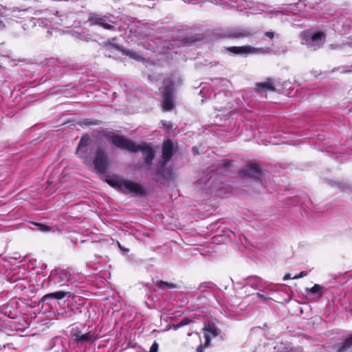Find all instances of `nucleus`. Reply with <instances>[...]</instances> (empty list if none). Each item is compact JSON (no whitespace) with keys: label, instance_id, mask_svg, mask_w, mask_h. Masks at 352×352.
Here are the masks:
<instances>
[{"label":"nucleus","instance_id":"f257e3e1","mask_svg":"<svg viewBox=\"0 0 352 352\" xmlns=\"http://www.w3.org/2000/svg\"><path fill=\"white\" fill-rule=\"evenodd\" d=\"M110 142L116 146L130 152L137 153L141 151L144 157L145 162L148 165H151L154 158L153 150L146 144L142 143L136 144L131 140L118 135H113L109 137Z\"/></svg>","mask_w":352,"mask_h":352},{"label":"nucleus","instance_id":"f03ea898","mask_svg":"<svg viewBox=\"0 0 352 352\" xmlns=\"http://www.w3.org/2000/svg\"><path fill=\"white\" fill-rule=\"evenodd\" d=\"M107 183L124 193L135 195H143L145 193L144 187L139 183L127 179H108Z\"/></svg>","mask_w":352,"mask_h":352},{"label":"nucleus","instance_id":"7ed1b4c3","mask_svg":"<svg viewBox=\"0 0 352 352\" xmlns=\"http://www.w3.org/2000/svg\"><path fill=\"white\" fill-rule=\"evenodd\" d=\"M301 43L313 50L320 48L324 43L325 35L321 32L306 30L300 35Z\"/></svg>","mask_w":352,"mask_h":352},{"label":"nucleus","instance_id":"20e7f679","mask_svg":"<svg viewBox=\"0 0 352 352\" xmlns=\"http://www.w3.org/2000/svg\"><path fill=\"white\" fill-rule=\"evenodd\" d=\"M228 52H230L236 55L247 56L248 54H266L268 52L267 48H257L250 45L244 46H233L228 47L226 48Z\"/></svg>","mask_w":352,"mask_h":352},{"label":"nucleus","instance_id":"39448f33","mask_svg":"<svg viewBox=\"0 0 352 352\" xmlns=\"http://www.w3.org/2000/svg\"><path fill=\"white\" fill-rule=\"evenodd\" d=\"M72 339L78 344L94 342L97 336L91 331L82 333L78 328H73L71 331Z\"/></svg>","mask_w":352,"mask_h":352},{"label":"nucleus","instance_id":"423d86ee","mask_svg":"<svg viewBox=\"0 0 352 352\" xmlns=\"http://www.w3.org/2000/svg\"><path fill=\"white\" fill-rule=\"evenodd\" d=\"M109 164L108 157L104 150L98 148L96 157L94 160V165L96 171L99 173H104Z\"/></svg>","mask_w":352,"mask_h":352},{"label":"nucleus","instance_id":"0eeeda50","mask_svg":"<svg viewBox=\"0 0 352 352\" xmlns=\"http://www.w3.org/2000/svg\"><path fill=\"white\" fill-rule=\"evenodd\" d=\"M69 274L65 270H54L51 272L50 280L54 285H65L69 279Z\"/></svg>","mask_w":352,"mask_h":352},{"label":"nucleus","instance_id":"6e6552de","mask_svg":"<svg viewBox=\"0 0 352 352\" xmlns=\"http://www.w3.org/2000/svg\"><path fill=\"white\" fill-rule=\"evenodd\" d=\"M89 22L91 25H99L107 30H111L113 28V21L107 16L94 14L89 18Z\"/></svg>","mask_w":352,"mask_h":352},{"label":"nucleus","instance_id":"1a4fd4ad","mask_svg":"<svg viewBox=\"0 0 352 352\" xmlns=\"http://www.w3.org/2000/svg\"><path fill=\"white\" fill-rule=\"evenodd\" d=\"M163 104L162 107L164 111H170L175 106L174 96L172 87L167 86L164 88L163 92Z\"/></svg>","mask_w":352,"mask_h":352},{"label":"nucleus","instance_id":"9d476101","mask_svg":"<svg viewBox=\"0 0 352 352\" xmlns=\"http://www.w3.org/2000/svg\"><path fill=\"white\" fill-rule=\"evenodd\" d=\"M241 173L244 176L258 179L261 175V170L257 164H250L241 171Z\"/></svg>","mask_w":352,"mask_h":352},{"label":"nucleus","instance_id":"9b49d317","mask_svg":"<svg viewBox=\"0 0 352 352\" xmlns=\"http://www.w3.org/2000/svg\"><path fill=\"white\" fill-rule=\"evenodd\" d=\"M276 84L274 79L268 78L265 82L256 84V91L258 92L274 91L276 89Z\"/></svg>","mask_w":352,"mask_h":352},{"label":"nucleus","instance_id":"f8f14e48","mask_svg":"<svg viewBox=\"0 0 352 352\" xmlns=\"http://www.w3.org/2000/svg\"><path fill=\"white\" fill-rule=\"evenodd\" d=\"M74 294L70 292L58 291L52 293L47 294L42 298L43 301H45L49 298H55L60 300L64 298H73Z\"/></svg>","mask_w":352,"mask_h":352},{"label":"nucleus","instance_id":"ddd939ff","mask_svg":"<svg viewBox=\"0 0 352 352\" xmlns=\"http://www.w3.org/2000/svg\"><path fill=\"white\" fill-rule=\"evenodd\" d=\"M173 155V143L170 140L164 141L162 147V159L164 164H165L172 157Z\"/></svg>","mask_w":352,"mask_h":352},{"label":"nucleus","instance_id":"4468645a","mask_svg":"<svg viewBox=\"0 0 352 352\" xmlns=\"http://www.w3.org/2000/svg\"><path fill=\"white\" fill-rule=\"evenodd\" d=\"M204 331L206 345L209 344L210 340L212 338H215L218 335V331L216 328L210 324L206 325L204 328Z\"/></svg>","mask_w":352,"mask_h":352},{"label":"nucleus","instance_id":"2eb2a0df","mask_svg":"<svg viewBox=\"0 0 352 352\" xmlns=\"http://www.w3.org/2000/svg\"><path fill=\"white\" fill-rule=\"evenodd\" d=\"M113 46L118 50L121 51L122 52V54L126 55L132 59H134L137 61H140L143 59L142 57L139 54L136 53L134 51L128 49L121 48L116 45Z\"/></svg>","mask_w":352,"mask_h":352},{"label":"nucleus","instance_id":"dca6fc26","mask_svg":"<svg viewBox=\"0 0 352 352\" xmlns=\"http://www.w3.org/2000/svg\"><path fill=\"white\" fill-rule=\"evenodd\" d=\"M307 293L313 294L314 296L320 298L325 292V289L323 286L318 284H315L311 288L306 289Z\"/></svg>","mask_w":352,"mask_h":352},{"label":"nucleus","instance_id":"f3484780","mask_svg":"<svg viewBox=\"0 0 352 352\" xmlns=\"http://www.w3.org/2000/svg\"><path fill=\"white\" fill-rule=\"evenodd\" d=\"M250 287L254 289H261L263 287V282L261 278L258 277H254L248 280V283Z\"/></svg>","mask_w":352,"mask_h":352},{"label":"nucleus","instance_id":"a211bd4d","mask_svg":"<svg viewBox=\"0 0 352 352\" xmlns=\"http://www.w3.org/2000/svg\"><path fill=\"white\" fill-rule=\"evenodd\" d=\"M90 142V138L88 135H84L81 138L80 141L79 142L77 152L78 153H85V148L87 146Z\"/></svg>","mask_w":352,"mask_h":352},{"label":"nucleus","instance_id":"6ab92c4d","mask_svg":"<svg viewBox=\"0 0 352 352\" xmlns=\"http://www.w3.org/2000/svg\"><path fill=\"white\" fill-rule=\"evenodd\" d=\"M352 346V335L345 340L342 345L338 349V352H344Z\"/></svg>","mask_w":352,"mask_h":352},{"label":"nucleus","instance_id":"aec40b11","mask_svg":"<svg viewBox=\"0 0 352 352\" xmlns=\"http://www.w3.org/2000/svg\"><path fill=\"white\" fill-rule=\"evenodd\" d=\"M155 285L161 289H164L165 288H175L176 285L173 283H169L168 282H164L162 280H157L155 283Z\"/></svg>","mask_w":352,"mask_h":352},{"label":"nucleus","instance_id":"412c9836","mask_svg":"<svg viewBox=\"0 0 352 352\" xmlns=\"http://www.w3.org/2000/svg\"><path fill=\"white\" fill-rule=\"evenodd\" d=\"M37 228L38 230L43 232H47L50 231V227L43 225L38 223H33Z\"/></svg>","mask_w":352,"mask_h":352},{"label":"nucleus","instance_id":"4be33fe9","mask_svg":"<svg viewBox=\"0 0 352 352\" xmlns=\"http://www.w3.org/2000/svg\"><path fill=\"white\" fill-rule=\"evenodd\" d=\"M248 35L249 34L244 30L236 32L233 34V36L236 38L245 37Z\"/></svg>","mask_w":352,"mask_h":352},{"label":"nucleus","instance_id":"5701e85b","mask_svg":"<svg viewBox=\"0 0 352 352\" xmlns=\"http://www.w3.org/2000/svg\"><path fill=\"white\" fill-rule=\"evenodd\" d=\"M162 127L166 129L168 132H170V129L173 128V124L170 122L162 121Z\"/></svg>","mask_w":352,"mask_h":352},{"label":"nucleus","instance_id":"b1692460","mask_svg":"<svg viewBox=\"0 0 352 352\" xmlns=\"http://www.w3.org/2000/svg\"><path fill=\"white\" fill-rule=\"evenodd\" d=\"M190 322V320L187 318L182 319L179 323H177L175 326L176 329H178L182 326L186 325Z\"/></svg>","mask_w":352,"mask_h":352},{"label":"nucleus","instance_id":"393cba45","mask_svg":"<svg viewBox=\"0 0 352 352\" xmlns=\"http://www.w3.org/2000/svg\"><path fill=\"white\" fill-rule=\"evenodd\" d=\"M158 347H159L158 344L156 342H155L152 344L149 352H157Z\"/></svg>","mask_w":352,"mask_h":352},{"label":"nucleus","instance_id":"a878e982","mask_svg":"<svg viewBox=\"0 0 352 352\" xmlns=\"http://www.w3.org/2000/svg\"><path fill=\"white\" fill-rule=\"evenodd\" d=\"M265 35L271 40H272L274 38V32L272 31L265 32Z\"/></svg>","mask_w":352,"mask_h":352},{"label":"nucleus","instance_id":"bb28decb","mask_svg":"<svg viewBox=\"0 0 352 352\" xmlns=\"http://www.w3.org/2000/svg\"><path fill=\"white\" fill-rule=\"evenodd\" d=\"M307 275V273L304 272H301L298 275H296L294 276V277H292V279H298V278H302V277H305Z\"/></svg>","mask_w":352,"mask_h":352},{"label":"nucleus","instance_id":"cd10ccee","mask_svg":"<svg viewBox=\"0 0 352 352\" xmlns=\"http://www.w3.org/2000/svg\"><path fill=\"white\" fill-rule=\"evenodd\" d=\"M290 278H292L291 277V275H290L289 274H285V275L284 276V277H283V280H289V279H290Z\"/></svg>","mask_w":352,"mask_h":352},{"label":"nucleus","instance_id":"c85d7f7f","mask_svg":"<svg viewBox=\"0 0 352 352\" xmlns=\"http://www.w3.org/2000/svg\"><path fill=\"white\" fill-rule=\"evenodd\" d=\"M256 296H257L258 297H259L260 298H265L264 297V296H263V295H262V294H260V293H257V294H256Z\"/></svg>","mask_w":352,"mask_h":352},{"label":"nucleus","instance_id":"c756f323","mask_svg":"<svg viewBox=\"0 0 352 352\" xmlns=\"http://www.w3.org/2000/svg\"><path fill=\"white\" fill-rule=\"evenodd\" d=\"M197 352H202L203 351V349H202V347L200 346L197 348Z\"/></svg>","mask_w":352,"mask_h":352},{"label":"nucleus","instance_id":"7c9ffc66","mask_svg":"<svg viewBox=\"0 0 352 352\" xmlns=\"http://www.w3.org/2000/svg\"><path fill=\"white\" fill-rule=\"evenodd\" d=\"M275 13H280L281 12L280 11H276L274 12Z\"/></svg>","mask_w":352,"mask_h":352}]
</instances>
